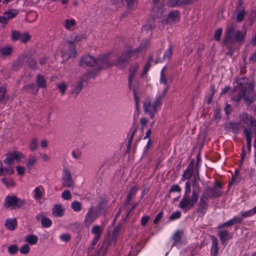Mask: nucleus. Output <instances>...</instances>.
<instances>
[{"mask_svg": "<svg viewBox=\"0 0 256 256\" xmlns=\"http://www.w3.org/2000/svg\"><path fill=\"white\" fill-rule=\"evenodd\" d=\"M236 82L238 86L235 90H238L239 92L236 96L232 97V100L240 102L242 99H244L248 104H252L256 98L252 81L246 77H242L237 78Z\"/></svg>", "mask_w": 256, "mask_h": 256, "instance_id": "obj_1", "label": "nucleus"}, {"mask_svg": "<svg viewBox=\"0 0 256 256\" xmlns=\"http://www.w3.org/2000/svg\"><path fill=\"white\" fill-rule=\"evenodd\" d=\"M190 191L191 183L188 181L185 184L184 194L179 203V207L185 211L193 208L198 202L200 188L196 180L192 182V190L191 196H190Z\"/></svg>", "mask_w": 256, "mask_h": 256, "instance_id": "obj_2", "label": "nucleus"}, {"mask_svg": "<svg viewBox=\"0 0 256 256\" xmlns=\"http://www.w3.org/2000/svg\"><path fill=\"white\" fill-rule=\"evenodd\" d=\"M240 123L230 124L232 128H239L242 126L247 128H244V134L248 144H251V135L253 133H256V120L249 116L248 114L243 113L240 116Z\"/></svg>", "mask_w": 256, "mask_h": 256, "instance_id": "obj_3", "label": "nucleus"}, {"mask_svg": "<svg viewBox=\"0 0 256 256\" xmlns=\"http://www.w3.org/2000/svg\"><path fill=\"white\" fill-rule=\"evenodd\" d=\"M236 24H232L229 26L225 32L224 42L228 48H232L235 42L242 44L244 42V37L246 30H236Z\"/></svg>", "mask_w": 256, "mask_h": 256, "instance_id": "obj_4", "label": "nucleus"}, {"mask_svg": "<svg viewBox=\"0 0 256 256\" xmlns=\"http://www.w3.org/2000/svg\"><path fill=\"white\" fill-rule=\"evenodd\" d=\"M132 53V50H131L126 49L124 50L115 60L109 58L110 54H105V56H107L106 60L105 61V66L108 68L115 66L119 68H124L129 63Z\"/></svg>", "mask_w": 256, "mask_h": 256, "instance_id": "obj_5", "label": "nucleus"}, {"mask_svg": "<svg viewBox=\"0 0 256 256\" xmlns=\"http://www.w3.org/2000/svg\"><path fill=\"white\" fill-rule=\"evenodd\" d=\"M106 56L104 54L99 56L98 58H94L92 56L86 54L83 56L80 62L79 65L82 67H95L100 65L102 63L105 65V61L106 60Z\"/></svg>", "mask_w": 256, "mask_h": 256, "instance_id": "obj_6", "label": "nucleus"}, {"mask_svg": "<svg viewBox=\"0 0 256 256\" xmlns=\"http://www.w3.org/2000/svg\"><path fill=\"white\" fill-rule=\"evenodd\" d=\"M160 104V97L156 98L154 102H152L150 99H146L144 103V110L152 118H153L157 111V108Z\"/></svg>", "mask_w": 256, "mask_h": 256, "instance_id": "obj_7", "label": "nucleus"}, {"mask_svg": "<svg viewBox=\"0 0 256 256\" xmlns=\"http://www.w3.org/2000/svg\"><path fill=\"white\" fill-rule=\"evenodd\" d=\"M24 200L18 198L15 196H7L5 198L4 206L6 208H20L24 205Z\"/></svg>", "mask_w": 256, "mask_h": 256, "instance_id": "obj_8", "label": "nucleus"}, {"mask_svg": "<svg viewBox=\"0 0 256 256\" xmlns=\"http://www.w3.org/2000/svg\"><path fill=\"white\" fill-rule=\"evenodd\" d=\"M66 48L62 51V56L66 59L74 58L77 55V51L74 44L72 40L68 42Z\"/></svg>", "mask_w": 256, "mask_h": 256, "instance_id": "obj_9", "label": "nucleus"}, {"mask_svg": "<svg viewBox=\"0 0 256 256\" xmlns=\"http://www.w3.org/2000/svg\"><path fill=\"white\" fill-rule=\"evenodd\" d=\"M98 217V214L94 208H90L85 216L84 220L85 226L87 227H89Z\"/></svg>", "mask_w": 256, "mask_h": 256, "instance_id": "obj_10", "label": "nucleus"}, {"mask_svg": "<svg viewBox=\"0 0 256 256\" xmlns=\"http://www.w3.org/2000/svg\"><path fill=\"white\" fill-rule=\"evenodd\" d=\"M18 13V10L16 9H10L5 12L2 16H0V23L6 24L10 20L16 17Z\"/></svg>", "mask_w": 256, "mask_h": 256, "instance_id": "obj_11", "label": "nucleus"}, {"mask_svg": "<svg viewBox=\"0 0 256 256\" xmlns=\"http://www.w3.org/2000/svg\"><path fill=\"white\" fill-rule=\"evenodd\" d=\"M179 19V12L178 10H172L166 17L160 20V22L163 24H171L178 20Z\"/></svg>", "mask_w": 256, "mask_h": 256, "instance_id": "obj_12", "label": "nucleus"}, {"mask_svg": "<svg viewBox=\"0 0 256 256\" xmlns=\"http://www.w3.org/2000/svg\"><path fill=\"white\" fill-rule=\"evenodd\" d=\"M208 194H204L202 195L199 202L198 212L204 214L206 213L208 206Z\"/></svg>", "mask_w": 256, "mask_h": 256, "instance_id": "obj_13", "label": "nucleus"}, {"mask_svg": "<svg viewBox=\"0 0 256 256\" xmlns=\"http://www.w3.org/2000/svg\"><path fill=\"white\" fill-rule=\"evenodd\" d=\"M62 184L64 186L70 187L72 186L73 182L70 171L66 168H64L63 170Z\"/></svg>", "mask_w": 256, "mask_h": 256, "instance_id": "obj_14", "label": "nucleus"}, {"mask_svg": "<svg viewBox=\"0 0 256 256\" xmlns=\"http://www.w3.org/2000/svg\"><path fill=\"white\" fill-rule=\"evenodd\" d=\"M165 68H163L160 72V84L158 86L160 88L162 91V96L166 93L168 87V80L164 74Z\"/></svg>", "mask_w": 256, "mask_h": 256, "instance_id": "obj_15", "label": "nucleus"}, {"mask_svg": "<svg viewBox=\"0 0 256 256\" xmlns=\"http://www.w3.org/2000/svg\"><path fill=\"white\" fill-rule=\"evenodd\" d=\"M165 12V10L162 7L158 5H154L152 10V14L153 16L156 18H160V20L164 18Z\"/></svg>", "mask_w": 256, "mask_h": 256, "instance_id": "obj_16", "label": "nucleus"}, {"mask_svg": "<svg viewBox=\"0 0 256 256\" xmlns=\"http://www.w3.org/2000/svg\"><path fill=\"white\" fill-rule=\"evenodd\" d=\"M139 68L138 64L132 65L130 68L129 76H128V84L131 87L132 86L134 76Z\"/></svg>", "mask_w": 256, "mask_h": 256, "instance_id": "obj_17", "label": "nucleus"}, {"mask_svg": "<svg viewBox=\"0 0 256 256\" xmlns=\"http://www.w3.org/2000/svg\"><path fill=\"white\" fill-rule=\"evenodd\" d=\"M44 188L42 186L36 187L33 191V198L36 200L42 198L44 194Z\"/></svg>", "mask_w": 256, "mask_h": 256, "instance_id": "obj_18", "label": "nucleus"}, {"mask_svg": "<svg viewBox=\"0 0 256 256\" xmlns=\"http://www.w3.org/2000/svg\"><path fill=\"white\" fill-rule=\"evenodd\" d=\"M36 218L40 220L42 226L44 228H48L52 224V220L44 216L42 214H40L36 216Z\"/></svg>", "mask_w": 256, "mask_h": 256, "instance_id": "obj_19", "label": "nucleus"}, {"mask_svg": "<svg viewBox=\"0 0 256 256\" xmlns=\"http://www.w3.org/2000/svg\"><path fill=\"white\" fill-rule=\"evenodd\" d=\"M36 83L38 86L37 88H46L47 87L46 80L44 76L41 74H38L36 76Z\"/></svg>", "mask_w": 256, "mask_h": 256, "instance_id": "obj_20", "label": "nucleus"}, {"mask_svg": "<svg viewBox=\"0 0 256 256\" xmlns=\"http://www.w3.org/2000/svg\"><path fill=\"white\" fill-rule=\"evenodd\" d=\"M194 0H170L169 4L172 6H180L182 4H190Z\"/></svg>", "mask_w": 256, "mask_h": 256, "instance_id": "obj_21", "label": "nucleus"}, {"mask_svg": "<svg viewBox=\"0 0 256 256\" xmlns=\"http://www.w3.org/2000/svg\"><path fill=\"white\" fill-rule=\"evenodd\" d=\"M174 244L180 242L185 239V236L183 232L181 231L176 232L172 238Z\"/></svg>", "mask_w": 256, "mask_h": 256, "instance_id": "obj_22", "label": "nucleus"}, {"mask_svg": "<svg viewBox=\"0 0 256 256\" xmlns=\"http://www.w3.org/2000/svg\"><path fill=\"white\" fill-rule=\"evenodd\" d=\"M218 236L222 244H224L225 242L231 238L228 232L224 230H220L218 232Z\"/></svg>", "mask_w": 256, "mask_h": 256, "instance_id": "obj_23", "label": "nucleus"}, {"mask_svg": "<svg viewBox=\"0 0 256 256\" xmlns=\"http://www.w3.org/2000/svg\"><path fill=\"white\" fill-rule=\"evenodd\" d=\"M52 214L56 217H60L64 214V209L60 204H56L52 209Z\"/></svg>", "mask_w": 256, "mask_h": 256, "instance_id": "obj_24", "label": "nucleus"}, {"mask_svg": "<svg viewBox=\"0 0 256 256\" xmlns=\"http://www.w3.org/2000/svg\"><path fill=\"white\" fill-rule=\"evenodd\" d=\"M38 240V237L34 234H28L25 237V241L30 245L36 244Z\"/></svg>", "mask_w": 256, "mask_h": 256, "instance_id": "obj_25", "label": "nucleus"}, {"mask_svg": "<svg viewBox=\"0 0 256 256\" xmlns=\"http://www.w3.org/2000/svg\"><path fill=\"white\" fill-rule=\"evenodd\" d=\"M102 230V226L96 224L93 226L92 228L91 232L94 235V236H98L100 238Z\"/></svg>", "mask_w": 256, "mask_h": 256, "instance_id": "obj_26", "label": "nucleus"}, {"mask_svg": "<svg viewBox=\"0 0 256 256\" xmlns=\"http://www.w3.org/2000/svg\"><path fill=\"white\" fill-rule=\"evenodd\" d=\"M150 42L148 40L142 42L137 48L132 51V53H138L141 52L143 50H146V48L150 46Z\"/></svg>", "mask_w": 256, "mask_h": 256, "instance_id": "obj_27", "label": "nucleus"}, {"mask_svg": "<svg viewBox=\"0 0 256 256\" xmlns=\"http://www.w3.org/2000/svg\"><path fill=\"white\" fill-rule=\"evenodd\" d=\"M16 224V221L15 218L8 219L6 221L5 226L9 230H13L15 229Z\"/></svg>", "mask_w": 256, "mask_h": 256, "instance_id": "obj_28", "label": "nucleus"}, {"mask_svg": "<svg viewBox=\"0 0 256 256\" xmlns=\"http://www.w3.org/2000/svg\"><path fill=\"white\" fill-rule=\"evenodd\" d=\"M142 28L146 31L152 30L156 28V24L154 19L148 20L142 26Z\"/></svg>", "mask_w": 256, "mask_h": 256, "instance_id": "obj_29", "label": "nucleus"}, {"mask_svg": "<svg viewBox=\"0 0 256 256\" xmlns=\"http://www.w3.org/2000/svg\"><path fill=\"white\" fill-rule=\"evenodd\" d=\"M12 153V154L13 158L17 161V162H24L25 156L21 152L15 151Z\"/></svg>", "mask_w": 256, "mask_h": 256, "instance_id": "obj_30", "label": "nucleus"}, {"mask_svg": "<svg viewBox=\"0 0 256 256\" xmlns=\"http://www.w3.org/2000/svg\"><path fill=\"white\" fill-rule=\"evenodd\" d=\"M242 221V218L238 216H234L233 218L227 221L223 224V226H228L234 224L235 223H240Z\"/></svg>", "mask_w": 256, "mask_h": 256, "instance_id": "obj_31", "label": "nucleus"}, {"mask_svg": "<svg viewBox=\"0 0 256 256\" xmlns=\"http://www.w3.org/2000/svg\"><path fill=\"white\" fill-rule=\"evenodd\" d=\"M212 247L211 254L212 256H216L217 254L218 248V240L215 237L212 238Z\"/></svg>", "mask_w": 256, "mask_h": 256, "instance_id": "obj_32", "label": "nucleus"}, {"mask_svg": "<svg viewBox=\"0 0 256 256\" xmlns=\"http://www.w3.org/2000/svg\"><path fill=\"white\" fill-rule=\"evenodd\" d=\"M12 48L10 46H6L0 48V54L1 56H7L11 54Z\"/></svg>", "mask_w": 256, "mask_h": 256, "instance_id": "obj_33", "label": "nucleus"}, {"mask_svg": "<svg viewBox=\"0 0 256 256\" xmlns=\"http://www.w3.org/2000/svg\"><path fill=\"white\" fill-rule=\"evenodd\" d=\"M24 89L26 90H31L32 93L34 95H36L38 92V88H36V86L34 83H31L24 86Z\"/></svg>", "mask_w": 256, "mask_h": 256, "instance_id": "obj_34", "label": "nucleus"}, {"mask_svg": "<svg viewBox=\"0 0 256 256\" xmlns=\"http://www.w3.org/2000/svg\"><path fill=\"white\" fill-rule=\"evenodd\" d=\"M56 88L62 95H64L67 89L68 85L64 82H61L56 84Z\"/></svg>", "mask_w": 256, "mask_h": 256, "instance_id": "obj_35", "label": "nucleus"}, {"mask_svg": "<svg viewBox=\"0 0 256 256\" xmlns=\"http://www.w3.org/2000/svg\"><path fill=\"white\" fill-rule=\"evenodd\" d=\"M82 204L78 201H74L71 204V208L74 212H79L82 210Z\"/></svg>", "mask_w": 256, "mask_h": 256, "instance_id": "obj_36", "label": "nucleus"}, {"mask_svg": "<svg viewBox=\"0 0 256 256\" xmlns=\"http://www.w3.org/2000/svg\"><path fill=\"white\" fill-rule=\"evenodd\" d=\"M76 22L74 19H66L65 22L64 27L67 30H70L74 27Z\"/></svg>", "mask_w": 256, "mask_h": 256, "instance_id": "obj_37", "label": "nucleus"}, {"mask_svg": "<svg viewBox=\"0 0 256 256\" xmlns=\"http://www.w3.org/2000/svg\"><path fill=\"white\" fill-rule=\"evenodd\" d=\"M251 150V145H244L242 150L241 158L243 160L246 155L250 152Z\"/></svg>", "mask_w": 256, "mask_h": 256, "instance_id": "obj_38", "label": "nucleus"}, {"mask_svg": "<svg viewBox=\"0 0 256 256\" xmlns=\"http://www.w3.org/2000/svg\"><path fill=\"white\" fill-rule=\"evenodd\" d=\"M14 158L12 156V152H9L7 154L6 158L4 160V164L8 165H11L14 164Z\"/></svg>", "mask_w": 256, "mask_h": 256, "instance_id": "obj_39", "label": "nucleus"}, {"mask_svg": "<svg viewBox=\"0 0 256 256\" xmlns=\"http://www.w3.org/2000/svg\"><path fill=\"white\" fill-rule=\"evenodd\" d=\"M16 169L18 176H23L25 174L26 168L24 166H16Z\"/></svg>", "mask_w": 256, "mask_h": 256, "instance_id": "obj_40", "label": "nucleus"}, {"mask_svg": "<svg viewBox=\"0 0 256 256\" xmlns=\"http://www.w3.org/2000/svg\"><path fill=\"white\" fill-rule=\"evenodd\" d=\"M36 158L32 156H30L26 162V166L28 168L30 169L36 163Z\"/></svg>", "mask_w": 256, "mask_h": 256, "instance_id": "obj_41", "label": "nucleus"}, {"mask_svg": "<svg viewBox=\"0 0 256 256\" xmlns=\"http://www.w3.org/2000/svg\"><path fill=\"white\" fill-rule=\"evenodd\" d=\"M240 215H241V218L242 220L244 218H246V217H250L253 215H254V212L252 211V210H250L246 211H242L240 212Z\"/></svg>", "mask_w": 256, "mask_h": 256, "instance_id": "obj_42", "label": "nucleus"}, {"mask_svg": "<svg viewBox=\"0 0 256 256\" xmlns=\"http://www.w3.org/2000/svg\"><path fill=\"white\" fill-rule=\"evenodd\" d=\"M26 62L28 64L30 67L32 69L34 70V69L36 68L37 64H36V60L34 58H28V59L26 60Z\"/></svg>", "mask_w": 256, "mask_h": 256, "instance_id": "obj_43", "label": "nucleus"}, {"mask_svg": "<svg viewBox=\"0 0 256 256\" xmlns=\"http://www.w3.org/2000/svg\"><path fill=\"white\" fill-rule=\"evenodd\" d=\"M192 174V170L190 169L186 170L183 173L181 180L184 181L186 179H189Z\"/></svg>", "mask_w": 256, "mask_h": 256, "instance_id": "obj_44", "label": "nucleus"}, {"mask_svg": "<svg viewBox=\"0 0 256 256\" xmlns=\"http://www.w3.org/2000/svg\"><path fill=\"white\" fill-rule=\"evenodd\" d=\"M172 54V48L170 46L168 50L165 52L163 56V58L164 59H169L171 57Z\"/></svg>", "mask_w": 256, "mask_h": 256, "instance_id": "obj_45", "label": "nucleus"}, {"mask_svg": "<svg viewBox=\"0 0 256 256\" xmlns=\"http://www.w3.org/2000/svg\"><path fill=\"white\" fill-rule=\"evenodd\" d=\"M30 250V247L28 244H25L23 245L20 248V252L22 254H27Z\"/></svg>", "mask_w": 256, "mask_h": 256, "instance_id": "obj_46", "label": "nucleus"}, {"mask_svg": "<svg viewBox=\"0 0 256 256\" xmlns=\"http://www.w3.org/2000/svg\"><path fill=\"white\" fill-rule=\"evenodd\" d=\"M2 182L6 186H13L14 184L12 180H8L6 178H2Z\"/></svg>", "mask_w": 256, "mask_h": 256, "instance_id": "obj_47", "label": "nucleus"}, {"mask_svg": "<svg viewBox=\"0 0 256 256\" xmlns=\"http://www.w3.org/2000/svg\"><path fill=\"white\" fill-rule=\"evenodd\" d=\"M8 252L11 254H15L18 250V247L16 244H12L8 246Z\"/></svg>", "mask_w": 256, "mask_h": 256, "instance_id": "obj_48", "label": "nucleus"}, {"mask_svg": "<svg viewBox=\"0 0 256 256\" xmlns=\"http://www.w3.org/2000/svg\"><path fill=\"white\" fill-rule=\"evenodd\" d=\"M246 12L244 10H242L238 12L236 16V21L241 22L244 18Z\"/></svg>", "mask_w": 256, "mask_h": 256, "instance_id": "obj_49", "label": "nucleus"}, {"mask_svg": "<svg viewBox=\"0 0 256 256\" xmlns=\"http://www.w3.org/2000/svg\"><path fill=\"white\" fill-rule=\"evenodd\" d=\"M82 89V83L80 82L74 88L72 93L78 95Z\"/></svg>", "mask_w": 256, "mask_h": 256, "instance_id": "obj_50", "label": "nucleus"}, {"mask_svg": "<svg viewBox=\"0 0 256 256\" xmlns=\"http://www.w3.org/2000/svg\"><path fill=\"white\" fill-rule=\"evenodd\" d=\"M60 238L62 242H68L70 239V235L68 233H65L60 236Z\"/></svg>", "mask_w": 256, "mask_h": 256, "instance_id": "obj_51", "label": "nucleus"}, {"mask_svg": "<svg viewBox=\"0 0 256 256\" xmlns=\"http://www.w3.org/2000/svg\"><path fill=\"white\" fill-rule=\"evenodd\" d=\"M62 198L66 200H70L72 198V195L70 191L64 190L62 194Z\"/></svg>", "mask_w": 256, "mask_h": 256, "instance_id": "obj_52", "label": "nucleus"}, {"mask_svg": "<svg viewBox=\"0 0 256 256\" xmlns=\"http://www.w3.org/2000/svg\"><path fill=\"white\" fill-rule=\"evenodd\" d=\"M86 37L84 34H79L76 35L74 40L72 41L73 42L74 44V42H78L82 41V40L84 39Z\"/></svg>", "mask_w": 256, "mask_h": 256, "instance_id": "obj_53", "label": "nucleus"}, {"mask_svg": "<svg viewBox=\"0 0 256 256\" xmlns=\"http://www.w3.org/2000/svg\"><path fill=\"white\" fill-rule=\"evenodd\" d=\"M30 34L28 33H26L23 35L21 34L20 40L22 42L26 43L30 40Z\"/></svg>", "mask_w": 256, "mask_h": 256, "instance_id": "obj_54", "label": "nucleus"}, {"mask_svg": "<svg viewBox=\"0 0 256 256\" xmlns=\"http://www.w3.org/2000/svg\"><path fill=\"white\" fill-rule=\"evenodd\" d=\"M137 190L138 188L136 186H134L130 189L128 196V200H130L132 196L136 194Z\"/></svg>", "mask_w": 256, "mask_h": 256, "instance_id": "obj_55", "label": "nucleus"}, {"mask_svg": "<svg viewBox=\"0 0 256 256\" xmlns=\"http://www.w3.org/2000/svg\"><path fill=\"white\" fill-rule=\"evenodd\" d=\"M21 34L18 31H13L12 34V38L14 40H20Z\"/></svg>", "mask_w": 256, "mask_h": 256, "instance_id": "obj_56", "label": "nucleus"}, {"mask_svg": "<svg viewBox=\"0 0 256 256\" xmlns=\"http://www.w3.org/2000/svg\"><path fill=\"white\" fill-rule=\"evenodd\" d=\"M222 33V30L221 28L218 29L216 30L214 37L216 40L220 41Z\"/></svg>", "mask_w": 256, "mask_h": 256, "instance_id": "obj_57", "label": "nucleus"}, {"mask_svg": "<svg viewBox=\"0 0 256 256\" xmlns=\"http://www.w3.org/2000/svg\"><path fill=\"white\" fill-rule=\"evenodd\" d=\"M4 173L6 174L12 175L14 173V170L12 166H9L4 168Z\"/></svg>", "mask_w": 256, "mask_h": 256, "instance_id": "obj_58", "label": "nucleus"}, {"mask_svg": "<svg viewBox=\"0 0 256 256\" xmlns=\"http://www.w3.org/2000/svg\"><path fill=\"white\" fill-rule=\"evenodd\" d=\"M181 216V213L179 211H176L172 213V214L170 216V219L171 220H174L177 218H178Z\"/></svg>", "mask_w": 256, "mask_h": 256, "instance_id": "obj_59", "label": "nucleus"}, {"mask_svg": "<svg viewBox=\"0 0 256 256\" xmlns=\"http://www.w3.org/2000/svg\"><path fill=\"white\" fill-rule=\"evenodd\" d=\"M6 91V90L4 86H2L0 87V100H2L4 98Z\"/></svg>", "mask_w": 256, "mask_h": 256, "instance_id": "obj_60", "label": "nucleus"}, {"mask_svg": "<svg viewBox=\"0 0 256 256\" xmlns=\"http://www.w3.org/2000/svg\"><path fill=\"white\" fill-rule=\"evenodd\" d=\"M181 188L180 186L178 184H174L172 186L170 190V192H180Z\"/></svg>", "mask_w": 256, "mask_h": 256, "instance_id": "obj_61", "label": "nucleus"}, {"mask_svg": "<svg viewBox=\"0 0 256 256\" xmlns=\"http://www.w3.org/2000/svg\"><path fill=\"white\" fill-rule=\"evenodd\" d=\"M81 154V150L79 149H76L72 151V154L74 158H78Z\"/></svg>", "mask_w": 256, "mask_h": 256, "instance_id": "obj_62", "label": "nucleus"}, {"mask_svg": "<svg viewBox=\"0 0 256 256\" xmlns=\"http://www.w3.org/2000/svg\"><path fill=\"white\" fill-rule=\"evenodd\" d=\"M162 216L163 212H160L154 218V224H157L162 218Z\"/></svg>", "mask_w": 256, "mask_h": 256, "instance_id": "obj_63", "label": "nucleus"}, {"mask_svg": "<svg viewBox=\"0 0 256 256\" xmlns=\"http://www.w3.org/2000/svg\"><path fill=\"white\" fill-rule=\"evenodd\" d=\"M214 118L218 120L220 118V110L219 108H216L214 112Z\"/></svg>", "mask_w": 256, "mask_h": 256, "instance_id": "obj_64", "label": "nucleus"}]
</instances>
